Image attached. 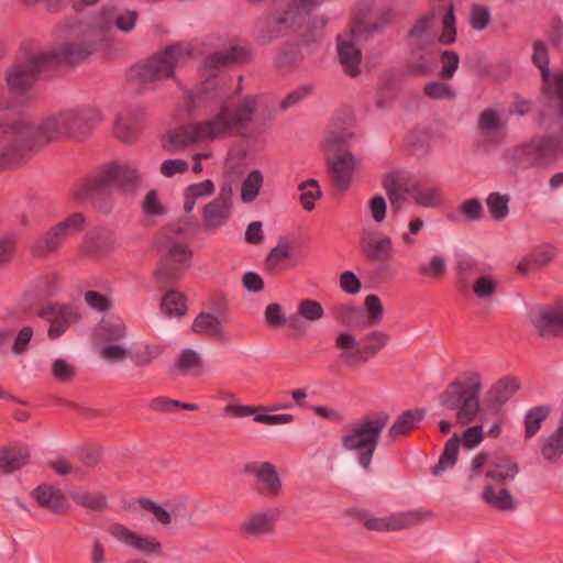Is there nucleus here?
<instances>
[{
	"mask_svg": "<svg viewBox=\"0 0 563 563\" xmlns=\"http://www.w3.org/2000/svg\"><path fill=\"white\" fill-rule=\"evenodd\" d=\"M187 97L192 111L216 104L217 109L208 119L185 124L169 133L164 143L168 151L197 142L246 135L258 110L257 97L247 95L234 100L225 81L214 74L197 85Z\"/></svg>",
	"mask_w": 563,
	"mask_h": 563,
	"instance_id": "obj_1",
	"label": "nucleus"
},
{
	"mask_svg": "<svg viewBox=\"0 0 563 563\" xmlns=\"http://www.w3.org/2000/svg\"><path fill=\"white\" fill-rule=\"evenodd\" d=\"M543 114L544 107L540 111L539 123L547 131L545 135L507 151L508 161L518 169L540 167L550 156L563 152V109H555L549 121L544 120Z\"/></svg>",
	"mask_w": 563,
	"mask_h": 563,
	"instance_id": "obj_2",
	"label": "nucleus"
},
{
	"mask_svg": "<svg viewBox=\"0 0 563 563\" xmlns=\"http://www.w3.org/2000/svg\"><path fill=\"white\" fill-rule=\"evenodd\" d=\"M87 52L65 42L48 52L27 56L24 62L16 63L7 71L10 92L15 96L25 95L44 68L52 65H75L82 60Z\"/></svg>",
	"mask_w": 563,
	"mask_h": 563,
	"instance_id": "obj_3",
	"label": "nucleus"
},
{
	"mask_svg": "<svg viewBox=\"0 0 563 563\" xmlns=\"http://www.w3.org/2000/svg\"><path fill=\"white\" fill-rule=\"evenodd\" d=\"M100 120L98 110L82 107L49 114L37 124L27 123V129L34 134L35 146H40L63 137L82 139Z\"/></svg>",
	"mask_w": 563,
	"mask_h": 563,
	"instance_id": "obj_4",
	"label": "nucleus"
},
{
	"mask_svg": "<svg viewBox=\"0 0 563 563\" xmlns=\"http://www.w3.org/2000/svg\"><path fill=\"white\" fill-rule=\"evenodd\" d=\"M141 184V175L131 164L108 163L95 175L89 176L74 190V198L78 202L92 201L98 203L100 211L108 213L111 210L109 201H99V198L113 185H118L124 192H133Z\"/></svg>",
	"mask_w": 563,
	"mask_h": 563,
	"instance_id": "obj_5",
	"label": "nucleus"
},
{
	"mask_svg": "<svg viewBox=\"0 0 563 563\" xmlns=\"http://www.w3.org/2000/svg\"><path fill=\"white\" fill-rule=\"evenodd\" d=\"M139 13L135 10L119 9L117 7H106L100 15L82 33L80 42H69L80 49L88 51L82 59L88 57L95 51L106 48L113 35V26L124 33H130L136 24Z\"/></svg>",
	"mask_w": 563,
	"mask_h": 563,
	"instance_id": "obj_6",
	"label": "nucleus"
},
{
	"mask_svg": "<svg viewBox=\"0 0 563 563\" xmlns=\"http://www.w3.org/2000/svg\"><path fill=\"white\" fill-rule=\"evenodd\" d=\"M388 422L389 415L378 411L345 428L341 439L342 446L349 452H356V461L365 471L371 468L382 432Z\"/></svg>",
	"mask_w": 563,
	"mask_h": 563,
	"instance_id": "obj_7",
	"label": "nucleus"
},
{
	"mask_svg": "<svg viewBox=\"0 0 563 563\" xmlns=\"http://www.w3.org/2000/svg\"><path fill=\"white\" fill-rule=\"evenodd\" d=\"M393 206L401 202L404 195H408L420 207L437 208L442 203L441 189L428 178H417L405 169H397L386 174L383 178Z\"/></svg>",
	"mask_w": 563,
	"mask_h": 563,
	"instance_id": "obj_8",
	"label": "nucleus"
},
{
	"mask_svg": "<svg viewBox=\"0 0 563 563\" xmlns=\"http://www.w3.org/2000/svg\"><path fill=\"white\" fill-rule=\"evenodd\" d=\"M482 383L477 373H470L465 380L455 379L440 394L442 407L456 411L457 421L467 424L475 420L479 411Z\"/></svg>",
	"mask_w": 563,
	"mask_h": 563,
	"instance_id": "obj_9",
	"label": "nucleus"
},
{
	"mask_svg": "<svg viewBox=\"0 0 563 563\" xmlns=\"http://www.w3.org/2000/svg\"><path fill=\"white\" fill-rule=\"evenodd\" d=\"M190 48L184 44H173L151 58L133 67V74L140 82L147 85L173 78L175 69L190 58Z\"/></svg>",
	"mask_w": 563,
	"mask_h": 563,
	"instance_id": "obj_10",
	"label": "nucleus"
},
{
	"mask_svg": "<svg viewBox=\"0 0 563 563\" xmlns=\"http://www.w3.org/2000/svg\"><path fill=\"white\" fill-rule=\"evenodd\" d=\"M33 147L34 134L27 122H0V169L24 159Z\"/></svg>",
	"mask_w": 563,
	"mask_h": 563,
	"instance_id": "obj_11",
	"label": "nucleus"
},
{
	"mask_svg": "<svg viewBox=\"0 0 563 563\" xmlns=\"http://www.w3.org/2000/svg\"><path fill=\"white\" fill-rule=\"evenodd\" d=\"M532 62L541 71L544 95L543 115L544 120L549 121V117L555 109H563V70L551 74L548 48L542 41L533 44Z\"/></svg>",
	"mask_w": 563,
	"mask_h": 563,
	"instance_id": "obj_12",
	"label": "nucleus"
},
{
	"mask_svg": "<svg viewBox=\"0 0 563 563\" xmlns=\"http://www.w3.org/2000/svg\"><path fill=\"white\" fill-rule=\"evenodd\" d=\"M324 0H290L287 9L268 18L269 38L290 30H297Z\"/></svg>",
	"mask_w": 563,
	"mask_h": 563,
	"instance_id": "obj_13",
	"label": "nucleus"
},
{
	"mask_svg": "<svg viewBox=\"0 0 563 563\" xmlns=\"http://www.w3.org/2000/svg\"><path fill=\"white\" fill-rule=\"evenodd\" d=\"M356 515L357 519L368 530L379 532L410 529L424 522L431 517V512L423 509L396 512L386 517H374L366 510H357Z\"/></svg>",
	"mask_w": 563,
	"mask_h": 563,
	"instance_id": "obj_14",
	"label": "nucleus"
},
{
	"mask_svg": "<svg viewBox=\"0 0 563 563\" xmlns=\"http://www.w3.org/2000/svg\"><path fill=\"white\" fill-rule=\"evenodd\" d=\"M164 249L168 254L161 261L154 276L159 284H173L179 279L184 271L183 265L190 262L192 253L185 243L174 240H167Z\"/></svg>",
	"mask_w": 563,
	"mask_h": 563,
	"instance_id": "obj_15",
	"label": "nucleus"
},
{
	"mask_svg": "<svg viewBox=\"0 0 563 563\" xmlns=\"http://www.w3.org/2000/svg\"><path fill=\"white\" fill-rule=\"evenodd\" d=\"M244 474L256 478L255 489L268 498H276L282 494L283 483L276 467L269 462H250L243 467Z\"/></svg>",
	"mask_w": 563,
	"mask_h": 563,
	"instance_id": "obj_16",
	"label": "nucleus"
},
{
	"mask_svg": "<svg viewBox=\"0 0 563 563\" xmlns=\"http://www.w3.org/2000/svg\"><path fill=\"white\" fill-rule=\"evenodd\" d=\"M411 59L408 69L412 74H431L435 64L434 42L430 37H413L409 43Z\"/></svg>",
	"mask_w": 563,
	"mask_h": 563,
	"instance_id": "obj_17",
	"label": "nucleus"
},
{
	"mask_svg": "<svg viewBox=\"0 0 563 563\" xmlns=\"http://www.w3.org/2000/svg\"><path fill=\"white\" fill-rule=\"evenodd\" d=\"M487 271H493V268L485 262H482L467 253L456 254V285L461 291H468L473 280Z\"/></svg>",
	"mask_w": 563,
	"mask_h": 563,
	"instance_id": "obj_18",
	"label": "nucleus"
},
{
	"mask_svg": "<svg viewBox=\"0 0 563 563\" xmlns=\"http://www.w3.org/2000/svg\"><path fill=\"white\" fill-rule=\"evenodd\" d=\"M530 320L541 336L558 335L563 331V305L532 310Z\"/></svg>",
	"mask_w": 563,
	"mask_h": 563,
	"instance_id": "obj_19",
	"label": "nucleus"
},
{
	"mask_svg": "<svg viewBox=\"0 0 563 563\" xmlns=\"http://www.w3.org/2000/svg\"><path fill=\"white\" fill-rule=\"evenodd\" d=\"M38 316L49 322L48 336L57 339L66 332L76 313L71 307L48 305L38 311Z\"/></svg>",
	"mask_w": 563,
	"mask_h": 563,
	"instance_id": "obj_20",
	"label": "nucleus"
},
{
	"mask_svg": "<svg viewBox=\"0 0 563 563\" xmlns=\"http://www.w3.org/2000/svg\"><path fill=\"white\" fill-rule=\"evenodd\" d=\"M329 172L334 185L344 190L347 188L355 167V158L351 152H342L328 156Z\"/></svg>",
	"mask_w": 563,
	"mask_h": 563,
	"instance_id": "obj_21",
	"label": "nucleus"
},
{
	"mask_svg": "<svg viewBox=\"0 0 563 563\" xmlns=\"http://www.w3.org/2000/svg\"><path fill=\"white\" fill-rule=\"evenodd\" d=\"M250 57L249 51L242 46H231L222 51L209 54L203 65L209 70H216L224 66L245 63Z\"/></svg>",
	"mask_w": 563,
	"mask_h": 563,
	"instance_id": "obj_22",
	"label": "nucleus"
},
{
	"mask_svg": "<svg viewBox=\"0 0 563 563\" xmlns=\"http://www.w3.org/2000/svg\"><path fill=\"white\" fill-rule=\"evenodd\" d=\"M192 331L214 338L223 344L231 342V335L224 330L220 320L209 312H200L194 320Z\"/></svg>",
	"mask_w": 563,
	"mask_h": 563,
	"instance_id": "obj_23",
	"label": "nucleus"
},
{
	"mask_svg": "<svg viewBox=\"0 0 563 563\" xmlns=\"http://www.w3.org/2000/svg\"><path fill=\"white\" fill-rule=\"evenodd\" d=\"M339 59L345 73L352 77L360 74V64L362 60L361 49L350 40L338 37Z\"/></svg>",
	"mask_w": 563,
	"mask_h": 563,
	"instance_id": "obj_24",
	"label": "nucleus"
},
{
	"mask_svg": "<svg viewBox=\"0 0 563 563\" xmlns=\"http://www.w3.org/2000/svg\"><path fill=\"white\" fill-rule=\"evenodd\" d=\"M33 497L37 504L55 514L66 511L68 501L65 495L49 485H40L33 490Z\"/></svg>",
	"mask_w": 563,
	"mask_h": 563,
	"instance_id": "obj_25",
	"label": "nucleus"
},
{
	"mask_svg": "<svg viewBox=\"0 0 563 563\" xmlns=\"http://www.w3.org/2000/svg\"><path fill=\"white\" fill-rule=\"evenodd\" d=\"M390 23V13L386 11L374 21L356 19L352 26V38L367 41L376 34H380Z\"/></svg>",
	"mask_w": 563,
	"mask_h": 563,
	"instance_id": "obj_26",
	"label": "nucleus"
},
{
	"mask_svg": "<svg viewBox=\"0 0 563 563\" xmlns=\"http://www.w3.org/2000/svg\"><path fill=\"white\" fill-rule=\"evenodd\" d=\"M203 358L192 349H184L175 360L174 369L180 375L200 376L203 373Z\"/></svg>",
	"mask_w": 563,
	"mask_h": 563,
	"instance_id": "obj_27",
	"label": "nucleus"
},
{
	"mask_svg": "<svg viewBox=\"0 0 563 563\" xmlns=\"http://www.w3.org/2000/svg\"><path fill=\"white\" fill-rule=\"evenodd\" d=\"M554 257L555 249L553 246L540 245L519 262L517 269L521 274H527L548 265Z\"/></svg>",
	"mask_w": 563,
	"mask_h": 563,
	"instance_id": "obj_28",
	"label": "nucleus"
},
{
	"mask_svg": "<svg viewBox=\"0 0 563 563\" xmlns=\"http://www.w3.org/2000/svg\"><path fill=\"white\" fill-rule=\"evenodd\" d=\"M424 416V409H411L404 411L389 428L388 437L391 440H397L400 437L407 435L416 428Z\"/></svg>",
	"mask_w": 563,
	"mask_h": 563,
	"instance_id": "obj_29",
	"label": "nucleus"
},
{
	"mask_svg": "<svg viewBox=\"0 0 563 563\" xmlns=\"http://www.w3.org/2000/svg\"><path fill=\"white\" fill-rule=\"evenodd\" d=\"M483 500L499 511H508L515 508L514 498L508 489L493 483H487L482 493Z\"/></svg>",
	"mask_w": 563,
	"mask_h": 563,
	"instance_id": "obj_30",
	"label": "nucleus"
},
{
	"mask_svg": "<svg viewBox=\"0 0 563 563\" xmlns=\"http://www.w3.org/2000/svg\"><path fill=\"white\" fill-rule=\"evenodd\" d=\"M484 207L482 201L477 198H472L463 201L454 211L446 214V218L455 223L462 220L467 222H477L483 220Z\"/></svg>",
	"mask_w": 563,
	"mask_h": 563,
	"instance_id": "obj_31",
	"label": "nucleus"
},
{
	"mask_svg": "<svg viewBox=\"0 0 563 563\" xmlns=\"http://www.w3.org/2000/svg\"><path fill=\"white\" fill-rule=\"evenodd\" d=\"M519 472L518 464L508 459H500L493 462L486 472V479L496 486L504 485L512 481Z\"/></svg>",
	"mask_w": 563,
	"mask_h": 563,
	"instance_id": "obj_32",
	"label": "nucleus"
},
{
	"mask_svg": "<svg viewBox=\"0 0 563 563\" xmlns=\"http://www.w3.org/2000/svg\"><path fill=\"white\" fill-rule=\"evenodd\" d=\"M275 517L269 512H255L251 515L241 526V530L247 537H260L268 534L274 530Z\"/></svg>",
	"mask_w": 563,
	"mask_h": 563,
	"instance_id": "obj_33",
	"label": "nucleus"
},
{
	"mask_svg": "<svg viewBox=\"0 0 563 563\" xmlns=\"http://www.w3.org/2000/svg\"><path fill=\"white\" fill-rule=\"evenodd\" d=\"M336 349L342 352L340 358L349 366H354L362 360L361 347H358V341L355 335L350 332L340 333L334 343Z\"/></svg>",
	"mask_w": 563,
	"mask_h": 563,
	"instance_id": "obj_34",
	"label": "nucleus"
},
{
	"mask_svg": "<svg viewBox=\"0 0 563 563\" xmlns=\"http://www.w3.org/2000/svg\"><path fill=\"white\" fill-rule=\"evenodd\" d=\"M67 238L68 235L64 231L58 230V225H54L35 241L33 254L37 257H43L56 251Z\"/></svg>",
	"mask_w": 563,
	"mask_h": 563,
	"instance_id": "obj_35",
	"label": "nucleus"
},
{
	"mask_svg": "<svg viewBox=\"0 0 563 563\" xmlns=\"http://www.w3.org/2000/svg\"><path fill=\"white\" fill-rule=\"evenodd\" d=\"M30 454L26 448L10 446L0 450V472L11 473L20 470L29 461Z\"/></svg>",
	"mask_w": 563,
	"mask_h": 563,
	"instance_id": "obj_36",
	"label": "nucleus"
},
{
	"mask_svg": "<svg viewBox=\"0 0 563 563\" xmlns=\"http://www.w3.org/2000/svg\"><path fill=\"white\" fill-rule=\"evenodd\" d=\"M361 243L363 254L371 261L386 260L391 256L393 241L389 236H383L379 240L362 238Z\"/></svg>",
	"mask_w": 563,
	"mask_h": 563,
	"instance_id": "obj_37",
	"label": "nucleus"
},
{
	"mask_svg": "<svg viewBox=\"0 0 563 563\" xmlns=\"http://www.w3.org/2000/svg\"><path fill=\"white\" fill-rule=\"evenodd\" d=\"M142 117L141 111L134 114H120L114 123L113 133L122 142L130 143L134 141L139 131L137 121Z\"/></svg>",
	"mask_w": 563,
	"mask_h": 563,
	"instance_id": "obj_38",
	"label": "nucleus"
},
{
	"mask_svg": "<svg viewBox=\"0 0 563 563\" xmlns=\"http://www.w3.org/2000/svg\"><path fill=\"white\" fill-rule=\"evenodd\" d=\"M231 205H225L212 200L205 206L202 211L203 221L208 229H218L222 227L231 214Z\"/></svg>",
	"mask_w": 563,
	"mask_h": 563,
	"instance_id": "obj_39",
	"label": "nucleus"
},
{
	"mask_svg": "<svg viewBox=\"0 0 563 563\" xmlns=\"http://www.w3.org/2000/svg\"><path fill=\"white\" fill-rule=\"evenodd\" d=\"M294 252L292 245L285 239H280L275 247H273L265 258V268L271 273L283 269V265L288 261Z\"/></svg>",
	"mask_w": 563,
	"mask_h": 563,
	"instance_id": "obj_40",
	"label": "nucleus"
},
{
	"mask_svg": "<svg viewBox=\"0 0 563 563\" xmlns=\"http://www.w3.org/2000/svg\"><path fill=\"white\" fill-rule=\"evenodd\" d=\"M552 410L550 405H541L530 408L525 415V437L533 438L541 429Z\"/></svg>",
	"mask_w": 563,
	"mask_h": 563,
	"instance_id": "obj_41",
	"label": "nucleus"
},
{
	"mask_svg": "<svg viewBox=\"0 0 563 563\" xmlns=\"http://www.w3.org/2000/svg\"><path fill=\"white\" fill-rule=\"evenodd\" d=\"M460 443L461 440L457 434H453L452 438L446 441L444 450L440 455L437 465H434L432 468V474L434 476H440L444 471L450 470L455 465L457 461Z\"/></svg>",
	"mask_w": 563,
	"mask_h": 563,
	"instance_id": "obj_42",
	"label": "nucleus"
},
{
	"mask_svg": "<svg viewBox=\"0 0 563 563\" xmlns=\"http://www.w3.org/2000/svg\"><path fill=\"white\" fill-rule=\"evenodd\" d=\"M390 336L387 332L384 331H373L362 338L361 342L363 343L361 347L362 360L361 362L365 363L369 357L376 355L384 346L389 342Z\"/></svg>",
	"mask_w": 563,
	"mask_h": 563,
	"instance_id": "obj_43",
	"label": "nucleus"
},
{
	"mask_svg": "<svg viewBox=\"0 0 563 563\" xmlns=\"http://www.w3.org/2000/svg\"><path fill=\"white\" fill-rule=\"evenodd\" d=\"M519 382L515 377H503L494 384L489 390L490 400L494 404L503 405L519 389Z\"/></svg>",
	"mask_w": 563,
	"mask_h": 563,
	"instance_id": "obj_44",
	"label": "nucleus"
},
{
	"mask_svg": "<svg viewBox=\"0 0 563 563\" xmlns=\"http://www.w3.org/2000/svg\"><path fill=\"white\" fill-rule=\"evenodd\" d=\"M161 308L168 317H180L186 312V298L175 289L166 291L161 301Z\"/></svg>",
	"mask_w": 563,
	"mask_h": 563,
	"instance_id": "obj_45",
	"label": "nucleus"
},
{
	"mask_svg": "<svg viewBox=\"0 0 563 563\" xmlns=\"http://www.w3.org/2000/svg\"><path fill=\"white\" fill-rule=\"evenodd\" d=\"M497 278L493 271H487L472 283V290L479 299H488L497 291Z\"/></svg>",
	"mask_w": 563,
	"mask_h": 563,
	"instance_id": "obj_46",
	"label": "nucleus"
},
{
	"mask_svg": "<svg viewBox=\"0 0 563 563\" xmlns=\"http://www.w3.org/2000/svg\"><path fill=\"white\" fill-rule=\"evenodd\" d=\"M542 456L554 462L563 454V427L559 426L558 429L551 433L541 448Z\"/></svg>",
	"mask_w": 563,
	"mask_h": 563,
	"instance_id": "obj_47",
	"label": "nucleus"
},
{
	"mask_svg": "<svg viewBox=\"0 0 563 563\" xmlns=\"http://www.w3.org/2000/svg\"><path fill=\"white\" fill-rule=\"evenodd\" d=\"M510 196L500 192H490L486 199V205L492 218L495 221H501L509 213Z\"/></svg>",
	"mask_w": 563,
	"mask_h": 563,
	"instance_id": "obj_48",
	"label": "nucleus"
},
{
	"mask_svg": "<svg viewBox=\"0 0 563 563\" xmlns=\"http://www.w3.org/2000/svg\"><path fill=\"white\" fill-rule=\"evenodd\" d=\"M364 306L366 317L363 314V323L365 328L377 325L384 318V307L377 295L371 294L365 297Z\"/></svg>",
	"mask_w": 563,
	"mask_h": 563,
	"instance_id": "obj_49",
	"label": "nucleus"
},
{
	"mask_svg": "<svg viewBox=\"0 0 563 563\" xmlns=\"http://www.w3.org/2000/svg\"><path fill=\"white\" fill-rule=\"evenodd\" d=\"M506 122L495 109H485L478 118V129L486 134H495L504 130Z\"/></svg>",
	"mask_w": 563,
	"mask_h": 563,
	"instance_id": "obj_50",
	"label": "nucleus"
},
{
	"mask_svg": "<svg viewBox=\"0 0 563 563\" xmlns=\"http://www.w3.org/2000/svg\"><path fill=\"white\" fill-rule=\"evenodd\" d=\"M354 134L347 129L332 130L325 139V145L332 154L347 152L346 146L353 141Z\"/></svg>",
	"mask_w": 563,
	"mask_h": 563,
	"instance_id": "obj_51",
	"label": "nucleus"
},
{
	"mask_svg": "<svg viewBox=\"0 0 563 563\" xmlns=\"http://www.w3.org/2000/svg\"><path fill=\"white\" fill-rule=\"evenodd\" d=\"M263 185V175L261 170L254 169L249 173L242 183L241 199L243 202H252L255 200Z\"/></svg>",
	"mask_w": 563,
	"mask_h": 563,
	"instance_id": "obj_52",
	"label": "nucleus"
},
{
	"mask_svg": "<svg viewBox=\"0 0 563 563\" xmlns=\"http://www.w3.org/2000/svg\"><path fill=\"white\" fill-rule=\"evenodd\" d=\"M418 272L420 275L434 279H442L446 273V258L442 254H434L428 262L422 263Z\"/></svg>",
	"mask_w": 563,
	"mask_h": 563,
	"instance_id": "obj_53",
	"label": "nucleus"
},
{
	"mask_svg": "<svg viewBox=\"0 0 563 563\" xmlns=\"http://www.w3.org/2000/svg\"><path fill=\"white\" fill-rule=\"evenodd\" d=\"M298 189L301 191L300 202L305 210L311 211L314 208V201L320 199L322 192L319 188L317 179L310 178L299 184Z\"/></svg>",
	"mask_w": 563,
	"mask_h": 563,
	"instance_id": "obj_54",
	"label": "nucleus"
},
{
	"mask_svg": "<svg viewBox=\"0 0 563 563\" xmlns=\"http://www.w3.org/2000/svg\"><path fill=\"white\" fill-rule=\"evenodd\" d=\"M338 319L349 328L363 329V310L356 306L343 305L338 308Z\"/></svg>",
	"mask_w": 563,
	"mask_h": 563,
	"instance_id": "obj_55",
	"label": "nucleus"
},
{
	"mask_svg": "<svg viewBox=\"0 0 563 563\" xmlns=\"http://www.w3.org/2000/svg\"><path fill=\"white\" fill-rule=\"evenodd\" d=\"M297 313L307 321L314 322L323 318L322 305L313 299H303L298 303Z\"/></svg>",
	"mask_w": 563,
	"mask_h": 563,
	"instance_id": "obj_56",
	"label": "nucleus"
},
{
	"mask_svg": "<svg viewBox=\"0 0 563 563\" xmlns=\"http://www.w3.org/2000/svg\"><path fill=\"white\" fill-rule=\"evenodd\" d=\"M163 351L164 349L161 345L147 344L142 350L131 353L130 358L136 366H146L157 358Z\"/></svg>",
	"mask_w": 563,
	"mask_h": 563,
	"instance_id": "obj_57",
	"label": "nucleus"
},
{
	"mask_svg": "<svg viewBox=\"0 0 563 563\" xmlns=\"http://www.w3.org/2000/svg\"><path fill=\"white\" fill-rule=\"evenodd\" d=\"M426 96L431 99L444 100L455 98V91L451 85L441 81H430L423 89Z\"/></svg>",
	"mask_w": 563,
	"mask_h": 563,
	"instance_id": "obj_58",
	"label": "nucleus"
},
{
	"mask_svg": "<svg viewBox=\"0 0 563 563\" xmlns=\"http://www.w3.org/2000/svg\"><path fill=\"white\" fill-rule=\"evenodd\" d=\"M100 332H101V335L106 340H109V341L121 340L125 336V325L119 319L103 321L100 324Z\"/></svg>",
	"mask_w": 563,
	"mask_h": 563,
	"instance_id": "obj_59",
	"label": "nucleus"
},
{
	"mask_svg": "<svg viewBox=\"0 0 563 563\" xmlns=\"http://www.w3.org/2000/svg\"><path fill=\"white\" fill-rule=\"evenodd\" d=\"M56 225H58V230L64 231L68 236H70L81 232L85 229L86 219L82 213L75 212L63 221L58 222Z\"/></svg>",
	"mask_w": 563,
	"mask_h": 563,
	"instance_id": "obj_60",
	"label": "nucleus"
},
{
	"mask_svg": "<svg viewBox=\"0 0 563 563\" xmlns=\"http://www.w3.org/2000/svg\"><path fill=\"white\" fill-rule=\"evenodd\" d=\"M74 500L89 509L101 511L107 507V499L101 494L81 493L74 496Z\"/></svg>",
	"mask_w": 563,
	"mask_h": 563,
	"instance_id": "obj_61",
	"label": "nucleus"
},
{
	"mask_svg": "<svg viewBox=\"0 0 563 563\" xmlns=\"http://www.w3.org/2000/svg\"><path fill=\"white\" fill-rule=\"evenodd\" d=\"M139 504L144 510L152 512L159 523L166 526L172 522V512L167 511L165 508H163L152 499L140 498Z\"/></svg>",
	"mask_w": 563,
	"mask_h": 563,
	"instance_id": "obj_62",
	"label": "nucleus"
},
{
	"mask_svg": "<svg viewBox=\"0 0 563 563\" xmlns=\"http://www.w3.org/2000/svg\"><path fill=\"white\" fill-rule=\"evenodd\" d=\"M456 40L455 15L451 5L443 16V32L439 41L444 45H450Z\"/></svg>",
	"mask_w": 563,
	"mask_h": 563,
	"instance_id": "obj_63",
	"label": "nucleus"
},
{
	"mask_svg": "<svg viewBox=\"0 0 563 563\" xmlns=\"http://www.w3.org/2000/svg\"><path fill=\"white\" fill-rule=\"evenodd\" d=\"M490 21V12L487 7L473 5L471 10V26L476 31H482L487 27Z\"/></svg>",
	"mask_w": 563,
	"mask_h": 563,
	"instance_id": "obj_64",
	"label": "nucleus"
}]
</instances>
